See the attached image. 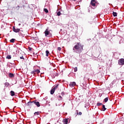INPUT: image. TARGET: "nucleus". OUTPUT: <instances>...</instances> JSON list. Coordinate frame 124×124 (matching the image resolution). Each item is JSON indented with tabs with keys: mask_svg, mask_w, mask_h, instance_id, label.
<instances>
[{
	"mask_svg": "<svg viewBox=\"0 0 124 124\" xmlns=\"http://www.w3.org/2000/svg\"><path fill=\"white\" fill-rule=\"evenodd\" d=\"M84 47V45H82L81 43H78L74 47L73 50L75 51L77 50L78 52V53H81L82 51H83V48Z\"/></svg>",
	"mask_w": 124,
	"mask_h": 124,
	"instance_id": "obj_1",
	"label": "nucleus"
},
{
	"mask_svg": "<svg viewBox=\"0 0 124 124\" xmlns=\"http://www.w3.org/2000/svg\"><path fill=\"white\" fill-rule=\"evenodd\" d=\"M28 104H30V105H32V104H35L37 107H40V104L39 103V102H36V101L29 102L28 103Z\"/></svg>",
	"mask_w": 124,
	"mask_h": 124,
	"instance_id": "obj_2",
	"label": "nucleus"
},
{
	"mask_svg": "<svg viewBox=\"0 0 124 124\" xmlns=\"http://www.w3.org/2000/svg\"><path fill=\"white\" fill-rule=\"evenodd\" d=\"M44 33L45 34V36H48V35H50L51 36V35H52V34H51V33H50V31H49L48 29H46V30Z\"/></svg>",
	"mask_w": 124,
	"mask_h": 124,
	"instance_id": "obj_3",
	"label": "nucleus"
},
{
	"mask_svg": "<svg viewBox=\"0 0 124 124\" xmlns=\"http://www.w3.org/2000/svg\"><path fill=\"white\" fill-rule=\"evenodd\" d=\"M38 74L39 73H40V71L39 69L37 70H33V71H31V74Z\"/></svg>",
	"mask_w": 124,
	"mask_h": 124,
	"instance_id": "obj_4",
	"label": "nucleus"
},
{
	"mask_svg": "<svg viewBox=\"0 0 124 124\" xmlns=\"http://www.w3.org/2000/svg\"><path fill=\"white\" fill-rule=\"evenodd\" d=\"M118 64H119V65H124V59H120L118 61Z\"/></svg>",
	"mask_w": 124,
	"mask_h": 124,
	"instance_id": "obj_5",
	"label": "nucleus"
},
{
	"mask_svg": "<svg viewBox=\"0 0 124 124\" xmlns=\"http://www.w3.org/2000/svg\"><path fill=\"white\" fill-rule=\"evenodd\" d=\"M13 31L15 32H19V31H20V29H16L15 27H13Z\"/></svg>",
	"mask_w": 124,
	"mask_h": 124,
	"instance_id": "obj_6",
	"label": "nucleus"
},
{
	"mask_svg": "<svg viewBox=\"0 0 124 124\" xmlns=\"http://www.w3.org/2000/svg\"><path fill=\"white\" fill-rule=\"evenodd\" d=\"M91 4L92 6H95V0H92Z\"/></svg>",
	"mask_w": 124,
	"mask_h": 124,
	"instance_id": "obj_7",
	"label": "nucleus"
},
{
	"mask_svg": "<svg viewBox=\"0 0 124 124\" xmlns=\"http://www.w3.org/2000/svg\"><path fill=\"white\" fill-rule=\"evenodd\" d=\"M76 85V83L75 82H71L70 84V87H74Z\"/></svg>",
	"mask_w": 124,
	"mask_h": 124,
	"instance_id": "obj_8",
	"label": "nucleus"
},
{
	"mask_svg": "<svg viewBox=\"0 0 124 124\" xmlns=\"http://www.w3.org/2000/svg\"><path fill=\"white\" fill-rule=\"evenodd\" d=\"M10 93H11V96H14V95H15V92H14V91H11L10 92Z\"/></svg>",
	"mask_w": 124,
	"mask_h": 124,
	"instance_id": "obj_9",
	"label": "nucleus"
},
{
	"mask_svg": "<svg viewBox=\"0 0 124 124\" xmlns=\"http://www.w3.org/2000/svg\"><path fill=\"white\" fill-rule=\"evenodd\" d=\"M9 77L10 78H13V77H14V74H13V73H10L9 74Z\"/></svg>",
	"mask_w": 124,
	"mask_h": 124,
	"instance_id": "obj_10",
	"label": "nucleus"
},
{
	"mask_svg": "<svg viewBox=\"0 0 124 124\" xmlns=\"http://www.w3.org/2000/svg\"><path fill=\"white\" fill-rule=\"evenodd\" d=\"M55 90L53 88L50 91V94H54L55 93Z\"/></svg>",
	"mask_w": 124,
	"mask_h": 124,
	"instance_id": "obj_11",
	"label": "nucleus"
},
{
	"mask_svg": "<svg viewBox=\"0 0 124 124\" xmlns=\"http://www.w3.org/2000/svg\"><path fill=\"white\" fill-rule=\"evenodd\" d=\"M112 14L114 17H117V16H118V13H117V12H113Z\"/></svg>",
	"mask_w": 124,
	"mask_h": 124,
	"instance_id": "obj_12",
	"label": "nucleus"
},
{
	"mask_svg": "<svg viewBox=\"0 0 124 124\" xmlns=\"http://www.w3.org/2000/svg\"><path fill=\"white\" fill-rule=\"evenodd\" d=\"M106 108H105V105H103L102 106V111H105Z\"/></svg>",
	"mask_w": 124,
	"mask_h": 124,
	"instance_id": "obj_13",
	"label": "nucleus"
},
{
	"mask_svg": "<svg viewBox=\"0 0 124 124\" xmlns=\"http://www.w3.org/2000/svg\"><path fill=\"white\" fill-rule=\"evenodd\" d=\"M46 56L48 57V56H49V54L50 52H49V51L46 50Z\"/></svg>",
	"mask_w": 124,
	"mask_h": 124,
	"instance_id": "obj_14",
	"label": "nucleus"
},
{
	"mask_svg": "<svg viewBox=\"0 0 124 124\" xmlns=\"http://www.w3.org/2000/svg\"><path fill=\"white\" fill-rule=\"evenodd\" d=\"M39 112L37 111V112H35L34 113V116H38V115H39Z\"/></svg>",
	"mask_w": 124,
	"mask_h": 124,
	"instance_id": "obj_15",
	"label": "nucleus"
},
{
	"mask_svg": "<svg viewBox=\"0 0 124 124\" xmlns=\"http://www.w3.org/2000/svg\"><path fill=\"white\" fill-rule=\"evenodd\" d=\"M5 87H8L10 84L8 82H6L4 83Z\"/></svg>",
	"mask_w": 124,
	"mask_h": 124,
	"instance_id": "obj_16",
	"label": "nucleus"
},
{
	"mask_svg": "<svg viewBox=\"0 0 124 124\" xmlns=\"http://www.w3.org/2000/svg\"><path fill=\"white\" fill-rule=\"evenodd\" d=\"M59 84H57L56 86H55L53 89L56 91V90H57V89H58V88H59Z\"/></svg>",
	"mask_w": 124,
	"mask_h": 124,
	"instance_id": "obj_17",
	"label": "nucleus"
},
{
	"mask_svg": "<svg viewBox=\"0 0 124 124\" xmlns=\"http://www.w3.org/2000/svg\"><path fill=\"white\" fill-rule=\"evenodd\" d=\"M67 123H68V121L67 120V119H65V120L63 121V124H67Z\"/></svg>",
	"mask_w": 124,
	"mask_h": 124,
	"instance_id": "obj_18",
	"label": "nucleus"
},
{
	"mask_svg": "<svg viewBox=\"0 0 124 124\" xmlns=\"http://www.w3.org/2000/svg\"><path fill=\"white\" fill-rule=\"evenodd\" d=\"M10 41L12 43H14V42H15V39H12L10 40Z\"/></svg>",
	"mask_w": 124,
	"mask_h": 124,
	"instance_id": "obj_19",
	"label": "nucleus"
},
{
	"mask_svg": "<svg viewBox=\"0 0 124 124\" xmlns=\"http://www.w3.org/2000/svg\"><path fill=\"white\" fill-rule=\"evenodd\" d=\"M6 59H8V60H11V55H7L6 56Z\"/></svg>",
	"mask_w": 124,
	"mask_h": 124,
	"instance_id": "obj_20",
	"label": "nucleus"
},
{
	"mask_svg": "<svg viewBox=\"0 0 124 124\" xmlns=\"http://www.w3.org/2000/svg\"><path fill=\"white\" fill-rule=\"evenodd\" d=\"M76 112H77V115H82V112H78V110H76Z\"/></svg>",
	"mask_w": 124,
	"mask_h": 124,
	"instance_id": "obj_21",
	"label": "nucleus"
},
{
	"mask_svg": "<svg viewBox=\"0 0 124 124\" xmlns=\"http://www.w3.org/2000/svg\"><path fill=\"white\" fill-rule=\"evenodd\" d=\"M74 72H77V71L78 70L77 67L74 68Z\"/></svg>",
	"mask_w": 124,
	"mask_h": 124,
	"instance_id": "obj_22",
	"label": "nucleus"
},
{
	"mask_svg": "<svg viewBox=\"0 0 124 124\" xmlns=\"http://www.w3.org/2000/svg\"><path fill=\"white\" fill-rule=\"evenodd\" d=\"M44 11L46 13H48V12H49V11H48V9H44Z\"/></svg>",
	"mask_w": 124,
	"mask_h": 124,
	"instance_id": "obj_23",
	"label": "nucleus"
},
{
	"mask_svg": "<svg viewBox=\"0 0 124 124\" xmlns=\"http://www.w3.org/2000/svg\"><path fill=\"white\" fill-rule=\"evenodd\" d=\"M104 101H105V102H107V101H108V97L104 99Z\"/></svg>",
	"mask_w": 124,
	"mask_h": 124,
	"instance_id": "obj_24",
	"label": "nucleus"
},
{
	"mask_svg": "<svg viewBox=\"0 0 124 124\" xmlns=\"http://www.w3.org/2000/svg\"><path fill=\"white\" fill-rule=\"evenodd\" d=\"M100 105H102V103H97V106H100Z\"/></svg>",
	"mask_w": 124,
	"mask_h": 124,
	"instance_id": "obj_25",
	"label": "nucleus"
},
{
	"mask_svg": "<svg viewBox=\"0 0 124 124\" xmlns=\"http://www.w3.org/2000/svg\"><path fill=\"white\" fill-rule=\"evenodd\" d=\"M61 12H58L57 13V16H61Z\"/></svg>",
	"mask_w": 124,
	"mask_h": 124,
	"instance_id": "obj_26",
	"label": "nucleus"
},
{
	"mask_svg": "<svg viewBox=\"0 0 124 124\" xmlns=\"http://www.w3.org/2000/svg\"><path fill=\"white\" fill-rule=\"evenodd\" d=\"M20 60H25V59H24V57H23V56L20 57Z\"/></svg>",
	"mask_w": 124,
	"mask_h": 124,
	"instance_id": "obj_27",
	"label": "nucleus"
},
{
	"mask_svg": "<svg viewBox=\"0 0 124 124\" xmlns=\"http://www.w3.org/2000/svg\"><path fill=\"white\" fill-rule=\"evenodd\" d=\"M58 51H61L62 50V48H61V47H58Z\"/></svg>",
	"mask_w": 124,
	"mask_h": 124,
	"instance_id": "obj_28",
	"label": "nucleus"
},
{
	"mask_svg": "<svg viewBox=\"0 0 124 124\" xmlns=\"http://www.w3.org/2000/svg\"><path fill=\"white\" fill-rule=\"evenodd\" d=\"M61 94H62V96H63V95H64V92H62L61 93Z\"/></svg>",
	"mask_w": 124,
	"mask_h": 124,
	"instance_id": "obj_29",
	"label": "nucleus"
},
{
	"mask_svg": "<svg viewBox=\"0 0 124 124\" xmlns=\"http://www.w3.org/2000/svg\"><path fill=\"white\" fill-rule=\"evenodd\" d=\"M58 97H59V98H61V100H62V96L59 95Z\"/></svg>",
	"mask_w": 124,
	"mask_h": 124,
	"instance_id": "obj_30",
	"label": "nucleus"
},
{
	"mask_svg": "<svg viewBox=\"0 0 124 124\" xmlns=\"http://www.w3.org/2000/svg\"><path fill=\"white\" fill-rule=\"evenodd\" d=\"M32 49V48H31V47H29V51H31V49Z\"/></svg>",
	"mask_w": 124,
	"mask_h": 124,
	"instance_id": "obj_31",
	"label": "nucleus"
},
{
	"mask_svg": "<svg viewBox=\"0 0 124 124\" xmlns=\"http://www.w3.org/2000/svg\"><path fill=\"white\" fill-rule=\"evenodd\" d=\"M55 74H56V76H58V75H59V74L57 73H55Z\"/></svg>",
	"mask_w": 124,
	"mask_h": 124,
	"instance_id": "obj_32",
	"label": "nucleus"
}]
</instances>
